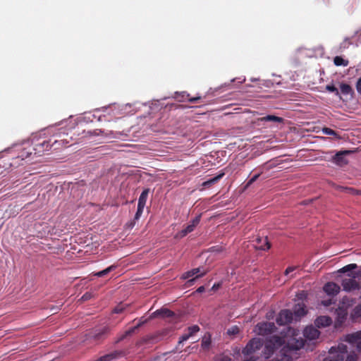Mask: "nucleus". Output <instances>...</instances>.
Returning <instances> with one entry per match:
<instances>
[{
    "mask_svg": "<svg viewBox=\"0 0 361 361\" xmlns=\"http://www.w3.org/2000/svg\"><path fill=\"white\" fill-rule=\"evenodd\" d=\"M294 313L298 317L303 316L306 314L305 310V305L303 303H298L294 307Z\"/></svg>",
    "mask_w": 361,
    "mask_h": 361,
    "instance_id": "nucleus-21",
    "label": "nucleus"
},
{
    "mask_svg": "<svg viewBox=\"0 0 361 361\" xmlns=\"http://www.w3.org/2000/svg\"><path fill=\"white\" fill-rule=\"evenodd\" d=\"M357 267L356 264H350L340 269L338 272L345 273L355 269Z\"/></svg>",
    "mask_w": 361,
    "mask_h": 361,
    "instance_id": "nucleus-29",
    "label": "nucleus"
},
{
    "mask_svg": "<svg viewBox=\"0 0 361 361\" xmlns=\"http://www.w3.org/2000/svg\"><path fill=\"white\" fill-rule=\"evenodd\" d=\"M211 343V340H210V336H204L203 338H202V346L204 348H208L209 345Z\"/></svg>",
    "mask_w": 361,
    "mask_h": 361,
    "instance_id": "nucleus-32",
    "label": "nucleus"
},
{
    "mask_svg": "<svg viewBox=\"0 0 361 361\" xmlns=\"http://www.w3.org/2000/svg\"><path fill=\"white\" fill-rule=\"evenodd\" d=\"M111 331V327L109 325L100 326L94 329L91 332L90 337L95 341H102L105 339Z\"/></svg>",
    "mask_w": 361,
    "mask_h": 361,
    "instance_id": "nucleus-8",
    "label": "nucleus"
},
{
    "mask_svg": "<svg viewBox=\"0 0 361 361\" xmlns=\"http://www.w3.org/2000/svg\"><path fill=\"white\" fill-rule=\"evenodd\" d=\"M257 245H256L257 248L262 250H266L270 248L271 244L268 241L267 237H265L264 239L261 238H257L256 239Z\"/></svg>",
    "mask_w": 361,
    "mask_h": 361,
    "instance_id": "nucleus-19",
    "label": "nucleus"
},
{
    "mask_svg": "<svg viewBox=\"0 0 361 361\" xmlns=\"http://www.w3.org/2000/svg\"><path fill=\"white\" fill-rule=\"evenodd\" d=\"M125 310V306L123 304H119L113 310V312L116 314L121 313Z\"/></svg>",
    "mask_w": 361,
    "mask_h": 361,
    "instance_id": "nucleus-36",
    "label": "nucleus"
},
{
    "mask_svg": "<svg viewBox=\"0 0 361 361\" xmlns=\"http://www.w3.org/2000/svg\"><path fill=\"white\" fill-rule=\"evenodd\" d=\"M32 149V146L29 145L27 147H25L19 149L18 155L13 159L14 164H17V161L18 159L22 161L26 159H28L29 161L33 160L35 156ZM13 164V163L11 164V165Z\"/></svg>",
    "mask_w": 361,
    "mask_h": 361,
    "instance_id": "nucleus-9",
    "label": "nucleus"
},
{
    "mask_svg": "<svg viewBox=\"0 0 361 361\" xmlns=\"http://www.w3.org/2000/svg\"><path fill=\"white\" fill-rule=\"evenodd\" d=\"M293 319V313L288 310H283L280 312L276 322L279 325H286L291 322Z\"/></svg>",
    "mask_w": 361,
    "mask_h": 361,
    "instance_id": "nucleus-11",
    "label": "nucleus"
},
{
    "mask_svg": "<svg viewBox=\"0 0 361 361\" xmlns=\"http://www.w3.org/2000/svg\"><path fill=\"white\" fill-rule=\"evenodd\" d=\"M58 136L59 139H56L54 141H52V139L44 140L42 142L36 144L35 147L32 146V149L35 157H39L43 154L44 152L49 151L52 147H54V149H57L69 143L68 135L64 132L60 133Z\"/></svg>",
    "mask_w": 361,
    "mask_h": 361,
    "instance_id": "nucleus-2",
    "label": "nucleus"
},
{
    "mask_svg": "<svg viewBox=\"0 0 361 361\" xmlns=\"http://www.w3.org/2000/svg\"><path fill=\"white\" fill-rule=\"evenodd\" d=\"M224 173H221L219 174L218 176H215L214 178H211V179L204 182L202 183V185L204 187L209 188L212 185L216 183L220 178H221L224 176Z\"/></svg>",
    "mask_w": 361,
    "mask_h": 361,
    "instance_id": "nucleus-24",
    "label": "nucleus"
},
{
    "mask_svg": "<svg viewBox=\"0 0 361 361\" xmlns=\"http://www.w3.org/2000/svg\"><path fill=\"white\" fill-rule=\"evenodd\" d=\"M345 341L355 349L348 350L346 345L339 344L337 348H331L324 361H357L358 353L361 351V331L346 335Z\"/></svg>",
    "mask_w": 361,
    "mask_h": 361,
    "instance_id": "nucleus-1",
    "label": "nucleus"
},
{
    "mask_svg": "<svg viewBox=\"0 0 361 361\" xmlns=\"http://www.w3.org/2000/svg\"><path fill=\"white\" fill-rule=\"evenodd\" d=\"M92 293H85L81 298V300L83 301H86L90 300L92 298Z\"/></svg>",
    "mask_w": 361,
    "mask_h": 361,
    "instance_id": "nucleus-41",
    "label": "nucleus"
},
{
    "mask_svg": "<svg viewBox=\"0 0 361 361\" xmlns=\"http://www.w3.org/2000/svg\"><path fill=\"white\" fill-rule=\"evenodd\" d=\"M350 152H351L348 150L339 152L333 157L332 159L337 165L343 166L348 163L345 156L349 154Z\"/></svg>",
    "mask_w": 361,
    "mask_h": 361,
    "instance_id": "nucleus-12",
    "label": "nucleus"
},
{
    "mask_svg": "<svg viewBox=\"0 0 361 361\" xmlns=\"http://www.w3.org/2000/svg\"><path fill=\"white\" fill-rule=\"evenodd\" d=\"M322 131L324 134L326 135H334V136H337V133L336 131H334V130L331 129V128H324L322 129Z\"/></svg>",
    "mask_w": 361,
    "mask_h": 361,
    "instance_id": "nucleus-37",
    "label": "nucleus"
},
{
    "mask_svg": "<svg viewBox=\"0 0 361 361\" xmlns=\"http://www.w3.org/2000/svg\"><path fill=\"white\" fill-rule=\"evenodd\" d=\"M302 345H303V343H302V342L301 341V342H300V343H299V344L297 345V347H296V348H298L302 347Z\"/></svg>",
    "mask_w": 361,
    "mask_h": 361,
    "instance_id": "nucleus-49",
    "label": "nucleus"
},
{
    "mask_svg": "<svg viewBox=\"0 0 361 361\" xmlns=\"http://www.w3.org/2000/svg\"><path fill=\"white\" fill-rule=\"evenodd\" d=\"M297 296L300 298H302L306 296V293L304 291H302L301 293H298Z\"/></svg>",
    "mask_w": 361,
    "mask_h": 361,
    "instance_id": "nucleus-46",
    "label": "nucleus"
},
{
    "mask_svg": "<svg viewBox=\"0 0 361 361\" xmlns=\"http://www.w3.org/2000/svg\"><path fill=\"white\" fill-rule=\"evenodd\" d=\"M319 331L313 326H307L304 330V336L309 340H315L319 338Z\"/></svg>",
    "mask_w": 361,
    "mask_h": 361,
    "instance_id": "nucleus-16",
    "label": "nucleus"
},
{
    "mask_svg": "<svg viewBox=\"0 0 361 361\" xmlns=\"http://www.w3.org/2000/svg\"><path fill=\"white\" fill-rule=\"evenodd\" d=\"M190 336V334H189V333H186V334H184L180 338V340H179V343H182L185 341H187Z\"/></svg>",
    "mask_w": 361,
    "mask_h": 361,
    "instance_id": "nucleus-40",
    "label": "nucleus"
},
{
    "mask_svg": "<svg viewBox=\"0 0 361 361\" xmlns=\"http://www.w3.org/2000/svg\"><path fill=\"white\" fill-rule=\"evenodd\" d=\"M356 89L357 91L361 94V77L359 78V80L357 82L356 84Z\"/></svg>",
    "mask_w": 361,
    "mask_h": 361,
    "instance_id": "nucleus-43",
    "label": "nucleus"
},
{
    "mask_svg": "<svg viewBox=\"0 0 361 361\" xmlns=\"http://www.w3.org/2000/svg\"><path fill=\"white\" fill-rule=\"evenodd\" d=\"M200 330V328L197 325H195V326H190L188 329V333H189V334H190V336H193L195 333H197V331H199Z\"/></svg>",
    "mask_w": 361,
    "mask_h": 361,
    "instance_id": "nucleus-35",
    "label": "nucleus"
},
{
    "mask_svg": "<svg viewBox=\"0 0 361 361\" xmlns=\"http://www.w3.org/2000/svg\"><path fill=\"white\" fill-rule=\"evenodd\" d=\"M200 215L196 216L192 222L184 229L180 231L178 233L180 238L185 236L188 233L192 232L196 226L200 223Z\"/></svg>",
    "mask_w": 361,
    "mask_h": 361,
    "instance_id": "nucleus-15",
    "label": "nucleus"
},
{
    "mask_svg": "<svg viewBox=\"0 0 361 361\" xmlns=\"http://www.w3.org/2000/svg\"><path fill=\"white\" fill-rule=\"evenodd\" d=\"M283 344V340L279 336H273L269 339L264 346L263 350L264 355L266 358L270 357L274 353L276 348H278Z\"/></svg>",
    "mask_w": 361,
    "mask_h": 361,
    "instance_id": "nucleus-5",
    "label": "nucleus"
},
{
    "mask_svg": "<svg viewBox=\"0 0 361 361\" xmlns=\"http://www.w3.org/2000/svg\"><path fill=\"white\" fill-rule=\"evenodd\" d=\"M314 323L318 327H325L331 324V319L327 316H321L315 320Z\"/></svg>",
    "mask_w": 361,
    "mask_h": 361,
    "instance_id": "nucleus-18",
    "label": "nucleus"
},
{
    "mask_svg": "<svg viewBox=\"0 0 361 361\" xmlns=\"http://www.w3.org/2000/svg\"><path fill=\"white\" fill-rule=\"evenodd\" d=\"M207 272H208V270H207V269H203L200 267L195 268V269H192L190 271L185 272L182 275L181 278L183 279H187L193 277L191 279H189L187 282L188 284L191 285V284H192V283L195 281V280L196 279H198L200 277L204 276Z\"/></svg>",
    "mask_w": 361,
    "mask_h": 361,
    "instance_id": "nucleus-7",
    "label": "nucleus"
},
{
    "mask_svg": "<svg viewBox=\"0 0 361 361\" xmlns=\"http://www.w3.org/2000/svg\"><path fill=\"white\" fill-rule=\"evenodd\" d=\"M355 303V299L344 297L342 299V305L343 307L348 308Z\"/></svg>",
    "mask_w": 361,
    "mask_h": 361,
    "instance_id": "nucleus-30",
    "label": "nucleus"
},
{
    "mask_svg": "<svg viewBox=\"0 0 361 361\" xmlns=\"http://www.w3.org/2000/svg\"><path fill=\"white\" fill-rule=\"evenodd\" d=\"M340 88L341 92L344 94H352L353 93L352 87L348 84H341Z\"/></svg>",
    "mask_w": 361,
    "mask_h": 361,
    "instance_id": "nucleus-27",
    "label": "nucleus"
},
{
    "mask_svg": "<svg viewBox=\"0 0 361 361\" xmlns=\"http://www.w3.org/2000/svg\"><path fill=\"white\" fill-rule=\"evenodd\" d=\"M337 188L342 191H345L353 195H361V190H356L352 188H344L341 186H338Z\"/></svg>",
    "mask_w": 361,
    "mask_h": 361,
    "instance_id": "nucleus-25",
    "label": "nucleus"
},
{
    "mask_svg": "<svg viewBox=\"0 0 361 361\" xmlns=\"http://www.w3.org/2000/svg\"><path fill=\"white\" fill-rule=\"evenodd\" d=\"M116 267H117L116 265L113 264V265L108 267L107 268H106L105 269H104L102 271H100L98 272H93L92 275L97 276V277H103V276L107 275L108 274H109L110 272H111L112 271H114L116 269Z\"/></svg>",
    "mask_w": 361,
    "mask_h": 361,
    "instance_id": "nucleus-20",
    "label": "nucleus"
},
{
    "mask_svg": "<svg viewBox=\"0 0 361 361\" xmlns=\"http://www.w3.org/2000/svg\"><path fill=\"white\" fill-rule=\"evenodd\" d=\"M322 303L325 305V306H328L331 304V302L329 301H326V302H322Z\"/></svg>",
    "mask_w": 361,
    "mask_h": 361,
    "instance_id": "nucleus-48",
    "label": "nucleus"
},
{
    "mask_svg": "<svg viewBox=\"0 0 361 361\" xmlns=\"http://www.w3.org/2000/svg\"><path fill=\"white\" fill-rule=\"evenodd\" d=\"M123 355V352L121 350H116L109 354H106L104 356L100 357L94 361H111L113 359L117 358Z\"/></svg>",
    "mask_w": 361,
    "mask_h": 361,
    "instance_id": "nucleus-17",
    "label": "nucleus"
},
{
    "mask_svg": "<svg viewBox=\"0 0 361 361\" xmlns=\"http://www.w3.org/2000/svg\"><path fill=\"white\" fill-rule=\"evenodd\" d=\"M262 346V341L260 338L252 339L243 350V353L245 355H250Z\"/></svg>",
    "mask_w": 361,
    "mask_h": 361,
    "instance_id": "nucleus-10",
    "label": "nucleus"
},
{
    "mask_svg": "<svg viewBox=\"0 0 361 361\" xmlns=\"http://www.w3.org/2000/svg\"><path fill=\"white\" fill-rule=\"evenodd\" d=\"M220 286H221V285H220V283L214 284V285L212 286V290L215 291V290H218V289H219V288L220 287Z\"/></svg>",
    "mask_w": 361,
    "mask_h": 361,
    "instance_id": "nucleus-45",
    "label": "nucleus"
},
{
    "mask_svg": "<svg viewBox=\"0 0 361 361\" xmlns=\"http://www.w3.org/2000/svg\"><path fill=\"white\" fill-rule=\"evenodd\" d=\"M276 329L273 322H261L255 326L254 331L257 334L266 336L274 332Z\"/></svg>",
    "mask_w": 361,
    "mask_h": 361,
    "instance_id": "nucleus-6",
    "label": "nucleus"
},
{
    "mask_svg": "<svg viewBox=\"0 0 361 361\" xmlns=\"http://www.w3.org/2000/svg\"><path fill=\"white\" fill-rule=\"evenodd\" d=\"M334 63L336 66H347L348 65V61L343 59L341 56H336L334 59Z\"/></svg>",
    "mask_w": 361,
    "mask_h": 361,
    "instance_id": "nucleus-26",
    "label": "nucleus"
},
{
    "mask_svg": "<svg viewBox=\"0 0 361 361\" xmlns=\"http://www.w3.org/2000/svg\"><path fill=\"white\" fill-rule=\"evenodd\" d=\"M204 291V286H200L197 289V293H202Z\"/></svg>",
    "mask_w": 361,
    "mask_h": 361,
    "instance_id": "nucleus-47",
    "label": "nucleus"
},
{
    "mask_svg": "<svg viewBox=\"0 0 361 361\" xmlns=\"http://www.w3.org/2000/svg\"><path fill=\"white\" fill-rule=\"evenodd\" d=\"M261 121H276V122L281 123V122H283V119L281 117H278V116H273V115H269L267 116L262 118Z\"/></svg>",
    "mask_w": 361,
    "mask_h": 361,
    "instance_id": "nucleus-28",
    "label": "nucleus"
},
{
    "mask_svg": "<svg viewBox=\"0 0 361 361\" xmlns=\"http://www.w3.org/2000/svg\"><path fill=\"white\" fill-rule=\"evenodd\" d=\"M323 290L329 295H336L340 292L341 288L334 282H329L324 285Z\"/></svg>",
    "mask_w": 361,
    "mask_h": 361,
    "instance_id": "nucleus-14",
    "label": "nucleus"
},
{
    "mask_svg": "<svg viewBox=\"0 0 361 361\" xmlns=\"http://www.w3.org/2000/svg\"><path fill=\"white\" fill-rule=\"evenodd\" d=\"M200 99V97H192V98H190L189 99V102H197V100Z\"/></svg>",
    "mask_w": 361,
    "mask_h": 361,
    "instance_id": "nucleus-44",
    "label": "nucleus"
},
{
    "mask_svg": "<svg viewBox=\"0 0 361 361\" xmlns=\"http://www.w3.org/2000/svg\"><path fill=\"white\" fill-rule=\"evenodd\" d=\"M174 313L166 308H161L159 310V318H173Z\"/></svg>",
    "mask_w": 361,
    "mask_h": 361,
    "instance_id": "nucleus-23",
    "label": "nucleus"
},
{
    "mask_svg": "<svg viewBox=\"0 0 361 361\" xmlns=\"http://www.w3.org/2000/svg\"><path fill=\"white\" fill-rule=\"evenodd\" d=\"M326 89L327 90H329V91H330V92H335V94H336V95H339V92H338V89H337L336 87H334V85H327V86L326 87Z\"/></svg>",
    "mask_w": 361,
    "mask_h": 361,
    "instance_id": "nucleus-38",
    "label": "nucleus"
},
{
    "mask_svg": "<svg viewBox=\"0 0 361 361\" xmlns=\"http://www.w3.org/2000/svg\"><path fill=\"white\" fill-rule=\"evenodd\" d=\"M158 315V310H156L153 312L149 316H143L142 317L137 323L133 326L130 328L128 330H127L124 334H123L121 336H119L117 340L116 341V343H118L125 339L127 336H130L133 334L136 329H137L140 326L143 325L144 324L147 323L149 320L157 317Z\"/></svg>",
    "mask_w": 361,
    "mask_h": 361,
    "instance_id": "nucleus-4",
    "label": "nucleus"
},
{
    "mask_svg": "<svg viewBox=\"0 0 361 361\" xmlns=\"http://www.w3.org/2000/svg\"><path fill=\"white\" fill-rule=\"evenodd\" d=\"M239 333V328L237 326H233L228 329L227 334L228 335H236Z\"/></svg>",
    "mask_w": 361,
    "mask_h": 361,
    "instance_id": "nucleus-33",
    "label": "nucleus"
},
{
    "mask_svg": "<svg viewBox=\"0 0 361 361\" xmlns=\"http://www.w3.org/2000/svg\"><path fill=\"white\" fill-rule=\"evenodd\" d=\"M352 317L357 318L361 316V304L357 305L353 310Z\"/></svg>",
    "mask_w": 361,
    "mask_h": 361,
    "instance_id": "nucleus-31",
    "label": "nucleus"
},
{
    "mask_svg": "<svg viewBox=\"0 0 361 361\" xmlns=\"http://www.w3.org/2000/svg\"><path fill=\"white\" fill-rule=\"evenodd\" d=\"M144 207H142L141 205H138L137 204V212L135 213V218H134V220H137L140 219V216L142 215V212H143V209H144Z\"/></svg>",
    "mask_w": 361,
    "mask_h": 361,
    "instance_id": "nucleus-34",
    "label": "nucleus"
},
{
    "mask_svg": "<svg viewBox=\"0 0 361 361\" xmlns=\"http://www.w3.org/2000/svg\"><path fill=\"white\" fill-rule=\"evenodd\" d=\"M260 176V173L255 175L247 183L246 187H248L252 183H253Z\"/></svg>",
    "mask_w": 361,
    "mask_h": 361,
    "instance_id": "nucleus-39",
    "label": "nucleus"
},
{
    "mask_svg": "<svg viewBox=\"0 0 361 361\" xmlns=\"http://www.w3.org/2000/svg\"><path fill=\"white\" fill-rule=\"evenodd\" d=\"M361 276V271H355L348 274L341 281V286L343 290L347 292H353L361 289V282L356 279Z\"/></svg>",
    "mask_w": 361,
    "mask_h": 361,
    "instance_id": "nucleus-3",
    "label": "nucleus"
},
{
    "mask_svg": "<svg viewBox=\"0 0 361 361\" xmlns=\"http://www.w3.org/2000/svg\"><path fill=\"white\" fill-rule=\"evenodd\" d=\"M296 269H297V267H288V268L286 269V271H285L284 274H285V275H288L289 273H290V272L293 271H294V270H295Z\"/></svg>",
    "mask_w": 361,
    "mask_h": 361,
    "instance_id": "nucleus-42",
    "label": "nucleus"
},
{
    "mask_svg": "<svg viewBox=\"0 0 361 361\" xmlns=\"http://www.w3.org/2000/svg\"><path fill=\"white\" fill-rule=\"evenodd\" d=\"M168 331H169V330H166V331H165V332H163V333H162V334H164V335H167V334H168Z\"/></svg>",
    "mask_w": 361,
    "mask_h": 361,
    "instance_id": "nucleus-50",
    "label": "nucleus"
},
{
    "mask_svg": "<svg viewBox=\"0 0 361 361\" xmlns=\"http://www.w3.org/2000/svg\"><path fill=\"white\" fill-rule=\"evenodd\" d=\"M87 134L89 136L102 135L108 138H115L116 137L117 133L114 132L113 130H107L106 132H105L102 129H95L92 131H88Z\"/></svg>",
    "mask_w": 361,
    "mask_h": 361,
    "instance_id": "nucleus-13",
    "label": "nucleus"
},
{
    "mask_svg": "<svg viewBox=\"0 0 361 361\" xmlns=\"http://www.w3.org/2000/svg\"><path fill=\"white\" fill-rule=\"evenodd\" d=\"M149 192V189H145L141 193L139 200H138V205H141L142 207L145 206L146 200L147 199L148 195Z\"/></svg>",
    "mask_w": 361,
    "mask_h": 361,
    "instance_id": "nucleus-22",
    "label": "nucleus"
}]
</instances>
